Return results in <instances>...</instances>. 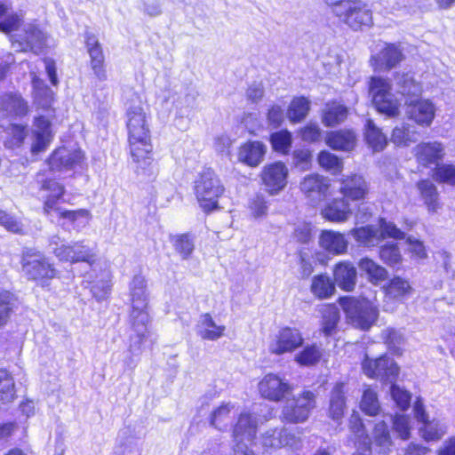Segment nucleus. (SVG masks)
<instances>
[{"mask_svg":"<svg viewBox=\"0 0 455 455\" xmlns=\"http://www.w3.org/2000/svg\"><path fill=\"white\" fill-rule=\"evenodd\" d=\"M150 116L137 94L126 109V127L130 154L136 164V172L153 174L152 144L149 128Z\"/></svg>","mask_w":455,"mask_h":455,"instance_id":"obj_1","label":"nucleus"},{"mask_svg":"<svg viewBox=\"0 0 455 455\" xmlns=\"http://www.w3.org/2000/svg\"><path fill=\"white\" fill-rule=\"evenodd\" d=\"M131 324L134 335L132 336V350L138 352L140 344L148 336L149 314L148 307V294L146 292V280L141 275L133 277L131 286Z\"/></svg>","mask_w":455,"mask_h":455,"instance_id":"obj_2","label":"nucleus"},{"mask_svg":"<svg viewBox=\"0 0 455 455\" xmlns=\"http://www.w3.org/2000/svg\"><path fill=\"white\" fill-rule=\"evenodd\" d=\"M44 174L39 172L36 176V180L41 184L40 189L46 192V195L43 196L44 198V214L53 221L55 216L75 222L80 218H87L88 212L86 210L68 211L64 210L58 204L60 202H64L63 196L65 194V188L58 181L52 178L44 179Z\"/></svg>","mask_w":455,"mask_h":455,"instance_id":"obj_3","label":"nucleus"},{"mask_svg":"<svg viewBox=\"0 0 455 455\" xmlns=\"http://www.w3.org/2000/svg\"><path fill=\"white\" fill-rule=\"evenodd\" d=\"M339 305L348 322L355 328L367 331L378 320V306L369 299L343 297L339 299Z\"/></svg>","mask_w":455,"mask_h":455,"instance_id":"obj_4","label":"nucleus"},{"mask_svg":"<svg viewBox=\"0 0 455 455\" xmlns=\"http://www.w3.org/2000/svg\"><path fill=\"white\" fill-rule=\"evenodd\" d=\"M49 246L52 249V253L60 261L69 262L72 264L86 262L92 267L96 260V245L85 243L84 241L67 244L60 236L53 235L50 238Z\"/></svg>","mask_w":455,"mask_h":455,"instance_id":"obj_5","label":"nucleus"},{"mask_svg":"<svg viewBox=\"0 0 455 455\" xmlns=\"http://www.w3.org/2000/svg\"><path fill=\"white\" fill-rule=\"evenodd\" d=\"M224 191L220 178L211 168H204L195 181V194L204 212L218 208V200Z\"/></svg>","mask_w":455,"mask_h":455,"instance_id":"obj_6","label":"nucleus"},{"mask_svg":"<svg viewBox=\"0 0 455 455\" xmlns=\"http://www.w3.org/2000/svg\"><path fill=\"white\" fill-rule=\"evenodd\" d=\"M22 271L30 280L42 287L48 286L49 281L57 275V270L44 254L33 250L23 252Z\"/></svg>","mask_w":455,"mask_h":455,"instance_id":"obj_7","label":"nucleus"},{"mask_svg":"<svg viewBox=\"0 0 455 455\" xmlns=\"http://www.w3.org/2000/svg\"><path fill=\"white\" fill-rule=\"evenodd\" d=\"M370 93L372 102L379 113L387 116H396L399 114L400 101L391 92V84L382 77H372L370 84Z\"/></svg>","mask_w":455,"mask_h":455,"instance_id":"obj_8","label":"nucleus"},{"mask_svg":"<svg viewBox=\"0 0 455 455\" xmlns=\"http://www.w3.org/2000/svg\"><path fill=\"white\" fill-rule=\"evenodd\" d=\"M258 420L253 414L243 412L240 414L233 431L234 455H255L248 448L256 435Z\"/></svg>","mask_w":455,"mask_h":455,"instance_id":"obj_9","label":"nucleus"},{"mask_svg":"<svg viewBox=\"0 0 455 455\" xmlns=\"http://www.w3.org/2000/svg\"><path fill=\"white\" fill-rule=\"evenodd\" d=\"M354 30L369 28L372 24V13L369 5L363 0H349L337 17Z\"/></svg>","mask_w":455,"mask_h":455,"instance_id":"obj_10","label":"nucleus"},{"mask_svg":"<svg viewBox=\"0 0 455 455\" xmlns=\"http://www.w3.org/2000/svg\"><path fill=\"white\" fill-rule=\"evenodd\" d=\"M198 97V92L195 88H168L161 92L157 96V102L170 112L172 108H175L180 111L184 108H193L196 106V101Z\"/></svg>","mask_w":455,"mask_h":455,"instance_id":"obj_11","label":"nucleus"},{"mask_svg":"<svg viewBox=\"0 0 455 455\" xmlns=\"http://www.w3.org/2000/svg\"><path fill=\"white\" fill-rule=\"evenodd\" d=\"M315 406V395L311 391H304L299 397L286 403L282 411L283 419L289 423L304 422Z\"/></svg>","mask_w":455,"mask_h":455,"instance_id":"obj_12","label":"nucleus"},{"mask_svg":"<svg viewBox=\"0 0 455 455\" xmlns=\"http://www.w3.org/2000/svg\"><path fill=\"white\" fill-rule=\"evenodd\" d=\"M15 36L16 38L12 40L15 51H31L35 53H39L43 50L47 38L46 34L36 23L25 24L22 32Z\"/></svg>","mask_w":455,"mask_h":455,"instance_id":"obj_13","label":"nucleus"},{"mask_svg":"<svg viewBox=\"0 0 455 455\" xmlns=\"http://www.w3.org/2000/svg\"><path fill=\"white\" fill-rule=\"evenodd\" d=\"M301 332L296 328L284 327L275 334L269 342L270 353L280 355L292 353L303 344Z\"/></svg>","mask_w":455,"mask_h":455,"instance_id":"obj_14","label":"nucleus"},{"mask_svg":"<svg viewBox=\"0 0 455 455\" xmlns=\"http://www.w3.org/2000/svg\"><path fill=\"white\" fill-rule=\"evenodd\" d=\"M415 418L422 424L419 427V434L422 438L427 442L437 441L446 432V426L439 420H429L428 416L425 411L422 402L418 399L413 406Z\"/></svg>","mask_w":455,"mask_h":455,"instance_id":"obj_15","label":"nucleus"},{"mask_svg":"<svg viewBox=\"0 0 455 455\" xmlns=\"http://www.w3.org/2000/svg\"><path fill=\"white\" fill-rule=\"evenodd\" d=\"M288 168L283 162H275L264 166L261 179L266 189L275 195L287 185Z\"/></svg>","mask_w":455,"mask_h":455,"instance_id":"obj_16","label":"nucleus"},{"mask_svg":"<svg viewBox=\"0 0 455 455\" xmlns=\"http://www.w3.org/2000/svg\"><path fill=\"white\" fill-rule=\"evenodd\" d=\"M260 395L270 401L278 402L292 391V387L276 374H267L259 383Z\"/></svg>","mask_w":455,"mask_h":455,"instance_id":"obj_17","label":"nucleus"},{"mask_svg":"<svg viewBox=\"0 0 455 455\" xmlns=\"http://www.w3.org/2000/svg\"><path fill=\"white\" fill-rule=\"evenodd\" d=\"M84 158L80 149L70 150L67 148H57L47 161L49 170L52 172H63L73 169Z\"/></svg>","mask_w":455,"mask_h":455,"instance_id":"obj_18","label":"nucleus"},{"mask_svg":"<svg viewBox=\"0 0 455 455\" xmlns=\"http://www.w3.org/2000/svg\"><path fill=\"white\" fill-rule=\"evenodd\" d=\"M339 192L346 200H363L368 192L369 187L364 178L356 173L344 175L339 180Z\"/></svg>","mask_w":455,"mask_h":455,"instance_id":"obj_19","label":"nucleus"},{"mask_svg":"<svg viewBox=\"0 0 455 455\" xmlns=\"http://www.w3.org/2000/svg\"><path fill=\"white\" fill-rule=\"evenodd\" d=\"M261 441L266 448L290 447L291 450H299L302 447L301 439L284 428L267 431Z\"/></svg>","mask_w":455,"mask_h":455,"instance_id":"obj_20","label":"nucleus"},{"mask_svg":"<svg viewBox=\"0 0 455 455\" xmlns=\"http://www.w3.org/2000/svg\"><path fill=\"white\" fill-rule=\"evenodd\" d=\"M406 114L408 117L421 126H429L435 115V107L428 100H411L406 102Z\"/></svg>","mask_w":455,"mask_h":455,"instance_id":"obj_21","label":"nucleus"},{"mask_svg":"<svg viewBox=\"0 0 455 455\" xmlns=\"http://www.w3.org/2000/svg\"><path fill=\"white\" fill-rule=\"evenodd\" d=\"M267 147L259 140H249L237 149V159L250 167H257L264 159Z\"/></svg>","mask_w":455,"mask_h":455,"instance_id":"obj_22","label":"nucleus"},{"mask_svg":"<svg viewBox=\"0 0 455 455\" xmlns=\"http://www.w3.org/2000/svg\"><path fill=\"white\" fill-rule=\"evenodd\" d=\"M52 139V134L49 120L44 116L36 117L32 130V153L37 154L44 151L50 146Z\"/></svg>","mask_w":455,"mask_h":455,"instance_id":"obj_23","label":"nucleus"},{"mask_svg":"<svg viewBox=\"0 0 455 455\" xmlns=\"http://www.w3.org/2000/svg\"><path fill=\"white\" fill-rule=\"evenodd\" d=\"M333 279L341 290L352 291L356 284L357 271L353 263L343 260L337 263L333 267Z\"/></svg>","mask_w":455,"mask_h":455,"instance_id":"obj_24","label":"nucleus"},{"mask_svg":"<svg viewBox=\"0 0 455 455\" xmlns=\"http://www.w3.org/2000/svg\"><path fill=\"white\" fill-rule=\"evenodd\" d=\"M403 55L395 44H386L372 57L373 66L378 70H389L402 61Z\"/></svg>","mask_w":455,"mask_h":455,"instance_id":"obj_25","label":"nucleus"},{"mask_svg":"<svg viewBox=\"0 0 455 455\" xmlns=\"http://www.w3.org/2000/svg\"><path fill=\"white\" fill-rule=\"evenodd\" d=\"M320 246L333 255H341L347 252L348 241L344 234L332 230H324L319 237Z\"/></svg>","mask_w":455,"mask_h":455,"instance_id":"obj_26","label":"nucleus"},{"mask_svg":"<svg viewBox=\"0 0 455 455\" xmlns=\"http://www.w3.org/2000/svg\"><path fill=\"white\" fill-rule=\"evenodd\" d=\"M329 181L318 174H310L304 178L300 183L301 191L312 200H320L329 188Z\"/></svg>","mask_w":455,"mask_h":455,"instance_id":"obj_27","label":"nucleus"},{"mask_svg":"<svg viewBox=\"0 0 455 455\" xmlns=\"http://www.w3.org/2000/svg\"><path fill=\"white\" fill-rule=\"evenodd\" d=\"M324 219L332 222H345L352 214L350 205L344 197L327 203L322 211Z\"/></svg>","mask_w":455,"mask_h":455,"instance_id":"obj_28","label":"nucleus"},{"mask_svg":"<svg viewBox=\"0 0 455 455\" xmlns=\"http://www.w3.org/2000/svg\"><path fill=\"white\" fill-rule=\"evenodd\" d=\"M415 150L418 162L427 167L442 160L444 155L443 145L437 141L420 143Z\"/></svg>","mask_w":455,"mask_h":455,"instance_id":"obj_29","label":"nucleus"},{"mask_svg":"<svg viewBox=\"0 0 455 455\" xmlns=\"http://www.w3.org/2000/svg\"><path fill=\"white\" fill-rule=\"evenodd\" d=\"M226 327L217 324L210 314H204L200 316L196 326V334L203 339L217 340L223 337Z\"/></svg>","mask_w":455,"mask_h":455,"instance_id":"obj_30","label":"nucleus"},{"mask_svg":"<svg viewBox=\"0 0 455 455\" xmlns=\"http://www.w3.org/2000/svg\"><path fill=\"white\" fill-rule=\"evenodd\" d=\"M420 197L430 213H435L441 208L439 194L435 184L428 180H422L417 183Z\"/></svg>","mask_w":455,"mask_h":455,"instance_id":"obj_31","label":"nucleus"},{"mask_svg":"<svg viewBox=\"0 0 455 455\" xmlns=\"http://www.w3.org/2000/svg\"><path fill=\"white\" fill-rule=\"evenodd\" d=\"M23 16L21 13L14 12L9 1L0 2V30L4 33H11L16 30L21 24Z\"/></svg>","mask_w":455,"mask_h":455,"instance_id":"obj_32","label":"nucleus"},{"mask_svg":"<svg viewBox=\"0 0 455 455\" xmlns=\"http://www.w3.org/2000/svg\"><path fill=\"white\" fill-rule=\"evenodd\" d=\"M92 275L87 276V281L92 283L91 291L93 297L100 301L105 299L110 293L112 275L108 267L101 270L100 274L91 280Z\"/></svg>","mask_w":455,"mask_h":455,"instance_id":"obj_33","label":"nucleus"},{"mask_svg":"<svg viewBox=\"0 0 455 455\" xmlns=\"http://www.w3.org/2000/svg\"><path fill=\"white\" fill-rule=\"evenodd\" d=\"M0 110L6 116H24L28 112V104L17 93H5L0 98Z\"/></svg>","mask_w":455,"mask_h":455,"instance_id":"obj_34","label":"nucleus"},{"mask_svg":"<svg viewBox=\"0 0 455 455\" xmlns=\"http://www.w3.org/2000/svg\"><path fill=\"white\" fill-rule=\"evenodd\" d=\"M326 144L335 150L350 151L355 145V135L347 130L332 132L327 135Z\"/></svg>","mask_w":455,"mask_h":455,"instance_id":"obj_35","label":"nucleus"},{"mask_svg":"<svg viewBox=\"0 0 455 455\" xmlns=\"http://www.w3.org/2000/svg\"><path fill=\"white\" fill-rule=\"evenodd\" d=\"M350 234L360 245L364 247H374L381 242L379 228L372 225L353 228Z\"/></svg>","mask_w":455,"mask_h":455,"instance_id":"obj_36","label":"nucleus"},{"mask_svg":"<svg viewBox=\"0 0 455 455\" xmlns=\"http://www.w3.org/2000/svg\"><path fill=\"white\" fill-rule=\"evenodd\" d=\"M386 299L402 302L412 294V288L407 280L393 278L385 289Z\"/></svg>","mask_w":455,"mask_h":455,"instance_id":"obj_37","label":"nucleus"},{"mask_svg":"<svg viewBox=\"0 0 455 455\" xmlns=\"http://www.w3.org/2000/svg\"><path fill=\"white\" fill-rule=\"evenodd\" d=\"M344 384L337 383L331 394L329 415L335 420L341 419L344 414L346 400L344 395Z\"/></svg>","mask_w":455,"mask_h":455,"instance_id":"obj_38","label":"nucleus"},{"mask_svg":"<svg viewBox=\"0 0 455 455\" xmlns=\"http://www.w3.org/2000/svg\"><path fill=\"white\" fill-rule=\"evenodd\" d=\"M357 265L361 272L364 273L368 280L374 284L387 278V270L368 257L362 258Z\"/></svg>","mask_w":455,"mask_h":455,"instance_id":"obj_39","label":"nucleus"},{"mask_svg":"<svg viewBox=\"0 0 455 455\" xmlns=\"http://www.w3.org/2000/svg\"><path fill=\"white\" fill-rule=\"evenodd\" d=\"M418 140L416 128L407 124L395 126L393 130L391 141L396 146L406 147Z\"/></svg>","mask_w":455,"mask_h":455,"instance_id":"obj_40","label":"nucleus"},{"mask_svg":"<svg viewBox=\"0 0 455 455\" xmlns=\"http://www.w3.org/2000/svg\"><path fill=\"white\" fill-rule=\"evenodd\" d=\"M347 116L345 106L337 102L327 103L323 112V123L325 126H334L343 122Z\"/></svg>","mask_w":455,"mask_h":455,"instance_id":"obj_41","label":"nucleus"},{"mask_svg":"<svg viewBox=\"0 0 455 455\" xmlns=\"http://www.w3.org/2000/svg\"><path fill=\"white\" fill-rule=\"evenodd\" d=\"M310 109V100L305 97H295L290 103L287 116L291 123H299L306 118Z\"/></svg>","mask_w":455,"mask_h":455,"instance_id":"obj_42","label":"nucleus"},{"mask_svg":"<svg viewBox=\"0 0 455 455\" xmlns=\"http://www.w3.org/2000/svg\"><path fill=\"white\" fill-rule=\"evenodd\" d=\"M32 86L36 104L42 108H48L53 100L52 91L37 76H33Z\"/></svg>","mask_w":455,"mask_h":455,"instance_id":"obj_43","label":"nucleus"},{"mask_svg":"<svg viewBox=\"0 0 455 455\" xmlns=\"http://www.w3.org/2000/svg\"><path fill=\"white\" fill-rule=\"evenodd\" d=\"M322 356L321 347L312 344L304 347L300 352L297 353L294 361L300 366H313L321 360Z\"/></svg>","mask_w":455,"mask_h":455,"instance_id":"obj_44","label":"nucleus"},{"mask_svg":"<svg viewBox=\"0 0 455 455\" xmlns=\"http://www.w3.org/2000/svg\"><path fill=\"white\" fill-rule=\"evenodd\" d=\"M365 140L374 151L382 150L387 145V137L382 133L371 120H367L365 124Z\"/></svg>","mask_w":455,"mask_h":455,"instance_id":"obj_45","label":"nucleus"},{"mask_svg":"<svg viewBox=\"0 0 455 455\" xmlns=\"http://www.w3.org/2000/svg\"><path fill=\"white\" fill-rule=\"evenodd\" d=\"M311 291L319 299H327L335 291V285L329 276L319 275L313 278Z\"/></svg>","mask_w":455,"mask_h":455,"instance_id":"obj_46","label":"nucleus"},{"mask_svg":"<svg viewBox=\"0 0 455 455\" xmlns=\"http://www.w3.org/2000/svg\"><path fill=\"white\" fill-rule=\"evenodd\" d=\"M381 338L393 353L396 355L402 354L405 338L400 330L387 328L382 331Z\"/></svg>","mask_w":455,"mask_h":455,"instance_id":"obj_47","label":"nucleus"},{"mask_svg":"<svg viewBox=\"0 0 455 455\" xmlns=\"http://www.w3.org/2000/svg\"><path fill=\"white\" fill-rule=\"evenodd\" d=\"M234 405L230 403H222L212 414L211 424L219 430L228 427L231 420Z\"/></svg>","mask_w":455,"mask_h":455,"instance_id":"obj_48","label":"nucleus"},{"mask_svg":"<svg viewBox=\"0 0 455 455\" xmlns=\"http://www.w3.org/2000/svg\"><path fill=\"white\" fill-rule=\"evenodd\" d=\"M270 143L274 151L288 155L292 144V135L288 130L273 132L270 135Z\"/></svg>","mask_w":455,"mask_h":455,"instance_id":"obj_49","label":"nucleus"},{"mask_svg":"<svg viewBox=\"0 0 455 455\" xmlns=\"http://www.w3.org/2000/svg\"><path fill=\"white\" fill-rule=\"evenodd\" d=\"M372 438L380 452H386L392 446V440L387 423L382 420L374 427Z\"/></svg>","mask_w":455,"mask_h":455,"instance_id":"obj_50","label":"nucleus"},{"mask_svg":"<svg viewBox=\"0 0 455 455\" xmlns=\"http://www.w3.org/2000/svg\"><path fill=\"white\" fill-rule=\"evenodd\" d=\"M322 331L325 336H329L337 327L339 319V309L334 305H325L322 309Z\"/></svg>","mask_w":455,"mask_h":455,"instance_id":"obj_51","label":"nucleus"},{"mask_svg":"<svg viewBox=\"0 0 455 455\" xmlns=\"http://www.w3.org/2000/svg\"><path fill=\"white\" fill-rule=\"evenodd\" d=\"M376 361H382L385 363L384 365H378L375 378H380L385 381H388L393 383L399 373V367L394 362L393 359L387 356H380L379 358L375 359Z\"/></svg>","mask_w":455,"mask_h":455,"instance_id":"obj_52","label":"nucleus"},{"mask_svg":"<svg viewBox=\"0 0 455 455\" xmlns=\"http://www.w3.org/2000/svg\"><path fill=\"white\" fill-rule=\"evenodd\" d=\"M14 396V381L12 375L6 370L0 369V403H8Z\"/></svg>","mask_w":455,"mask_h":455,"instance_id":"obj_53","label":"nucleus"},{"mask_svg":"<svg viewBox=\"0 0 455 455\" xmlns=\"http://www.w3.org/2000/svg\"><path fill=\"white\" fill-rule=\"evenodd\" d=\"M396 84L404 96L416 97L422 92L421 85L410 74H397Z\"/></svg>","mask_w":455,"mask_h":455,"instance_id":"obj_54","label":"nucleus"},{"mask_svg":"<svg viewBox=\"0 0 455 455\" xmlns=\"http://www.w3.org/2000/svg\"><path fill=\"white\" fill-rule=\"evenodd\" d=\"M349 428L355 435V443L370 445V438L366 435L364 426L357 412L354 411L349 419Z\"/></svg>","mask_w":455,"mask_h":455,"instance_id":"obj_55","label":"nucleus"},{"mask_svg":"<svg viewBox=\"0 0 455 455\" xmlns=\"http://www.w3.org/2000/svg\"><path fill=\"white\" fill-rule=\"evenodd\" d=\"M380 259L390 267H397L402 263V255L396 243H387L380 247Z\"/></svg>","mask_w":455,"mask_h":455,"instance_id":"obj_56","label":"nucleus"},{"mask_svg":"<svg viewBox=\"0 0 455 455\" xmlns=\"http://www.w3.org/2000/svg\"><path fill=\"white\" fill-rule=\"evenodd\" d=\"M268 211V202L263 196L257 195L248 203V212L250 217L254 220L264 219Z\"/></svg>","mask_w":455,"mask_h":455,"instance_id":"obj_57","label":"nucleus"},{"mask_svg":"<svg viewBox=\"0 0 455 455\" xmlns=\"http://www.w3.org/2000/svg\"><path fill=\"white\" fill-rule=\"evenodd\" d=\"M361 410L369 416H375L380 410L376 392L371 388L363 391L360 403Z\"/></svg>","mask_w":455,"mask_h":455,"instance_id":"obj_58","label":"nucleus"},{"mask_svg":"<svg viewBox=\"0 0 455 455\" xmlns=\"http://www.w3.org/2000/svg\"><path fill=\"white\" fill-rule=\"evenodd\" d=\"M89 55L91 57L92 68L100 81L107 79V73L104 68V55L100 45L88 49Z\"/></svg>","mask_w":455,"mask_h":455,"instance_id":"obj_59","label":"nucleus"},{"mask_svg":"<svg viewBox=\"0 0 455 455\" xmlns=\"http://www.w3.org/2000/svg\"><path fill=\"white\" fill-rule=\"evenodd\" d=\"M134 335V331L132 330L130 334V346H129V355L124 359V364L129 369H133L138 362H139V356L143 349L144 347H147L148 345H152L155 342V337L154 334L148 330V336L141 341L140 344V350L138 352H134L132 350V336Z\"/></svg>","mask_w":455,"mask_h":455,"instance_id":"obj_60","label":"nucleus"},{"mask_svg":"<svg viewBox=\"0 0 455 455\" xmlns=\"http://www.w3.org/2000/svg\"><path fill=\"white\" fill-rule=\"evenodd\" d=\"M318 162L323 169L331 172L332 174H338L343 169L341 159L328 151H322L319 154Z\"/></svg>","mask_w":455,"mask_h":455,"instance_id":"obj_61","label":"nucleus"},{"mask_svg":"<svg viewBox=\"0 0 455 455\" xmlns=\"http://www.w3.org/2000/svg\"><path fill=\"white\" fill-rule=\"evenodd\" d=\"M175 250L181 255L182 259L189 258L195 248L194 237L188 234L176 235L173 239Z\"/></svg>","mask_w":455,"mask_h":455,"instance_id":"obj_62","label":"nucleus"},{"mask_svg":"<svg viewBox=\"0 0 455 455\" xmlns=\"http://www.w3.org/2000/svg\"><path fill=\"white\" fill-rule=\"evenodd\" d=\"M433 178L439 183H445L450 186H455V165H436L433 173Z\"/></svg>","mask_w":455,"mask_h":455,"instance_id":"obj_63","label":"nucleus"},{"mask_svg":"<svg viewBox=\"0 0 455 455\" xmlns=\"http://www.w3.org/2000/svg\"><path fill=\"white\" fill-rule=\"evenodd\" d=\"M389 419L393 421V428L399 437L403 440L410 438L411 425L408 416L396 415L395 417L389 416Z\"/></svg>","mask_w":455,"mask_h":455,"instance_id":"obj_64","label":"nucleus"}]
</instances>
